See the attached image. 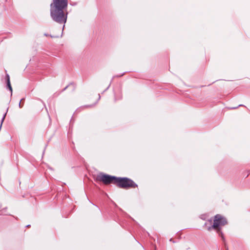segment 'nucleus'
Returning <instances> with one entry per match:
<instances>
[{"instance_id":"nucleus-1","label":"nucleus","mask_w":250,"mask_h":250,"mask_svg":"<svg viewBox=\"0 0 250 250\" xmlns=\"http://www.w3.org/2000/svg\"><path fill=\"white\" fill-rule=\"evenodd\" d=\"M67 5V0H53L50 6V15L54 21L60 23L66 22L67 13H65L63 9Z\"/></svg>"},{"instance_id":"nucleus-2","label":"nucleus","mask_w":250,"mask_h":250,"mask_svg":"<svg viewBox=\"0 0 250 250\" xmlns=\"http://www.w3.org/2000/svg\"><path fill=\"white\" fill-rule=\"evenodd\" d=\"M115 184L122 188H135L137 185L131 180L126 178H116Z\"/></svg>"},{"instance_id":"nucleus-3","label":"nucleus","mask_w":250,"mask_h":250,"mask_svg":"<svg viewBox=\"0 0 250 250\" xmlns=\"http://www.w3.org/2000/svg\"><path fill=\"white\" fill-rule=\"evenodd\" d=\"M116 178V177L114 176H111L103 173H100L97 175L96 180L97 181H102L104 184L107 185L110 183L115 184Z\"/></svg>"},{"instance_id":"nucleus-4","label":"nucleus","mask_w":250,"mask_h":250,"mask_svg":"<svg viewBox=\"0 0 250 250\" xmlns=\"http://www.w3.org/2000/svg\"><path fill=\"white\" fill-rule=\"evenodd\" d=\"M227 223V222L225 218L219 214H217L214 217L212 227L215 229H217L225 225Z\"/></svg>"},{"instance_id":"nucleus-5","label":"nucleus","mask_w":250,"mask_h":250,"mask_svg":"<svg viewBox=\"0 0 250 250\" xmlns=\"http://www.w3.org/2000/svg\"><path fill=\"white\" fill-rule=\"evenodd\" d=\"M6 78H7V86H8L9 90H10V91L12 92V87H11V84H10V82L9 76L8 75H6Z\"/></svg>"}]
</instances>
